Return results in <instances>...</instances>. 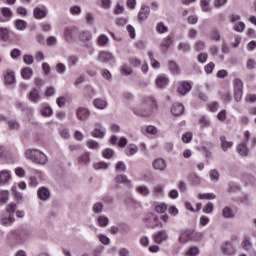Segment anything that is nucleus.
<instances>
[{"mask_svg": "<svg viewBox=\"0 0 256 256\" xmlns=\"http://www.w3.org/2000/svg\"><path fill=\"white\" fill-rule=\"evenodd\" d=\"M159 109V104L153 96H145L142 98L139 106L133 109V113L138 117H151L155 111Z\"/></svg>", "mask_w": 256, "mask_h": 256, "instance_id": "f257e3e1", "label": "nucleus"}, {"mask_svg": "<svg viewBox=\"0 0 256 256\" xmlns=\"http://www.w3.org/2000/svg\"><path fill=\"white\" fill-rule=\"evenodd\" d=\"M26 158L30 159L34 163H38V165H45L47 163V155L41 152L38 149H28L25 152Z\"/></svg>", "mask_w": 256, "mask_h": 256, "instance_id": "f03ea898", "label": "nucleus"}, {"mask_svg": "<svg viewBox=\"0 0 256 256\" xmlns=\"http://www.w3.org/2000/svg\"><path fill=\"white\" fill-rule=\"evenodd\" d=\"M201 233L196 232L195 230L187 229L180 233L179 243L185 244L189 243V241H201Z\"/></svg>", "mask_w": 256, "mask_h": 256, "instance_id": "7ed1b4c3", "label": "nucleus"}, {"mask_svg": "<svg viewBox=\"0 0 256 256\" xmlns=\"http://www.w3.org/2000/svg\"><path fill=\"white\" fill-rule=\"evenodd\" d=\"M2 17H0V23H7V21H11L13 18V11L9 7L1 8Z\"/></svg>", "mask_w": 256, "mask_h": 256, "instance_id": "20e7f679", "label": "nucleus"}, {"mask_svg": "<svg viewBox=\"0 0 256 256\" xmlns=\"http://www.w3.org/2000/svg\"><path fill=\"white\" fill-rule=\"evenodd\" d=\"M191 89H192L191 82L181 81L179 83L177 91H178L179 95H187V93H189V91H191Z\"/></svg>", "mask_w": 256, "mask_h": 256, "instance_id": "39448f33", "label": "nucleus"}, {"mask_svg": "<svg viewBox=\"0 0 256 256\" xmlns=\"http://www.w3.org/2000/svg\"><path fill=\"white\" fill-rule=\"evenodd\" d=\"M156 87H158V89H165V87L167 85H169V78L165 75H159L157 78H156Z\"/></svg>", "mask_w": 256, "mask_h": 256, "instance_id": "423d86ee", "label": "nucleus"}, {"mask_svg": "<svg viewBox=\"0 0 256 256\" xmlns=\"http://www.w3.org/2000/svg\"><path fill=\"white\" fill-rule=\"evenodd\" d=\"M144 221L146 223V227H148L149 229H155V227H159V219L154 215H151L149 218L144 219Z\"/></svg>", "mask_w": 256, "mask_h": 256, "instance_id": "0eeeda50", "label": "nucleus"}, {"mask_svg": "<svg viewBox=\"0 0 256 256\" xmlns=\"http://www.w3.org/2000/svg\"><path fill=\"white\" fill-rule=\"evenodd\" d=\"M152 165L156 171H165L167 169V162L161 158L154 160Z\"/></svg>", "mask_w": 256, "mask_h": 256, "instance_id": "6e6552de", "label": "nucleus"}, {"mask_svg": "<svg viewBox=\"0 0 256 256\" xmlns=\"http://www.w3.org/2000/svg\"><path fill=\"white\" fill-rule=\"evenodd\" d=\"M185 111V106L181 103H174L171 108L172 115H175L176 117H179V115H183Z\"/></svg>", "mask_w": 256, "mask_h": 256, "instance_id": "1a4fd4ad", "label": "nucleus"}, {"mask_svg": "<svg viewBox=\"0 0 256 256\" xmlns=\"http://www.w3.org/2000/svg\"><path fill=\"white\" fill-rule=\"evenodd\" d=\"M33 15H34V19H38V20L45 19V17H47V8L36 7L34 8Z\"/></svg>", "mask_w": 256, "mask_h": 256, "instance_id": "9d476101", "label": "nucleus"}, {"mask_svg": "<svg viewBox=\"0 0 256 256\" xmlns=\"http://www.w3.org/2000/svg\"><path fill=\"white\" fill-rule=\"evenodd\" d=\"M222 253L227 256L235 255V247L233 244H231V242H226L222 246Z\"/></svg>", "mask_w": 256, "mask_h": 256, "instance_id": "9b49d317", "label": "nucleus"}, {"mask_svg": "<svg viewBox=\"0 0 256 256\" xmlns=\"http://www.w3.org/2000/svg\"><path fill=\"white\" fill-rule=\"evenodd\" d=\"M149 13H151L149 6L143 5L138 13V21H145L149 17Z\"/></svg>", "mask_w": 256, "mask_h": 256, "instance_id": "f8f14e48", "label": "nucleus"}, {"mask_svg": "<svg viewBox=\"0 0 256 256\" xmlns=\"http://www.w3.org/2000/svg\"><path fill=\"white\" fill-rule=\"evenodd\" d=\"M75 35H77V28L70 27L64 30V37L66 41H73Z\"/></svg>", "mask_w": 256, "mask_h": 256, "instance_id": "ddd939ff", "label": "nucleus"}, {"mask_svg": "<svg viewBox=\"0 0 256 256\" xmlns=\"http://www.w3.org/2000/svg\"><path fill=\"white\" fill-rule=\"evenodd\" d=\"M163 241H167V232L165 230H161L154 235V243L161 245Z\"/></svg>", "mask_w": 256, "mask_h": 256, "instance_id": "4468645a", "label": "nucleus"}, {"mask_svg": "<svg viewBox=\"0 0 256 256\" xmlns=\"http://www.w3.org/2000/svg\"><path fill=\"white\" fill-rule=\"evenodd\" d=\"M76 116L79 121H85L89 117V110H87V108L80 107L76 110Z\"/></svg>", "mask_w": 256, "mask_h": 256, "instance_id": "2eb2a0df", "label": "nucleus"}, {"mask_svg": "<svg viewBox=\"0 0 256 256\" xmlns=\"http://www.w3.org/2000/svg\"><path fill=\"white\" fill-rule=\"evenodd\" d=\"M0 159H5L6 163L13 165L15 159L9 157V152L5 150V147L0 146Z\"/></svg>", "mask_w": 256, "mask_h": 256, "instance_id": "dca6fc26", "label": "nucleus"}, {"mask_svg": "<svg viewBox=\"0 0 256 256\" xmlns=\"http://www.w3.org/2000/svg\"><path fill=\"white\" fill-rule=\"evenodd\" d=\"M38 197L42 201H47V199H49V197H51V192L46 187L39 188Z\"/></svg>", "mask_w": 256, "mask_h": 256, "instance_id": "f3484780", "label": "nucleus"}, {"mask_svg": "<svg viewBox=\"0 0 256 256\" xmlns=\"http://www.w3.org/2000/svg\"><path fill=\"white\" fill-rule=\"evenodd\" d=\"M4 79L7 85H13V83H15V72L7 70L4 73Z\"/></svg>", "mask_w": 256, "mask_h": 256, "instance_id": "a211bd4d", "label": "nucleus"}, {"mask_svg": "<svg viewBox=\"0 0 256 256\" xmlns=\"http://www.w3.org/2000/svg\"><path fill=\"white\" fill-rule=\"evenodd\" d=\"M220 143L222 151H229L233 147V142L228 141L225 136H220Z\"/></svg>", "mask_w": 256, "mask_h": 256, "instance_id": "6ab92c4d", "label": "nucleus"}, {"mask_svg": "<svg viewBox=\"0 0 256 256\" xmlns=\"http://www.w3.org/2000/svg\"><path fill=\"white\" fill-rule=\"evenodd\" d=\"M138 151L139 147L137 145L129 144L124 150V153L127 155V157H132V155H135Z\"/></svg>", "mask_w": 256, "mask_h": 256, "instance_id": "aec40b11", "label": "nucleus"}, {"mask_svg": "<svg viewBox=\"0 0 256 256\" xmlns=\"http://www.w3.org/2000/svg\"><path fill=\"white\" fill-rule=\"evenodd\" d=\"M244 143H248V145H250V147H255L256 145V138L255 137H251V133L249 131H245L244 132Z\"/></svg>", "mask_w": 256, "mask_h": 256, "instance_id": "412c9836", "label": "nucleus"}, {"mask_svg": "<svg viewBox=\"0 0 256 256\" xmlns=\"http://www.w3.org/2000/svg\"><path fill=\"white\" fill-rule=\"evenodd\" d=\"M172 45H173V37L168 35L166 38L162 40L161 49L162 51H167V49H169V47H171Z\"/></svg>", "mask_w": 256, "mask_h": 256, "instance_id": "4be33fe9", "label": "nucleus"}, {"mask_svg": "<svg viewBox=\"0 0 256 256\" xmlns=\"http://www.w3.org/2000/svg\"><path fill=\"white\" fill-rule=\"evenodd\" d=\"M98 59L101 61V63H107L108 61H111V59H113V55L109 52L102 51L99 53Z\"/></svg>", "mask_w": 256, "mask_h": 256, "instance_id": "5701e85b", "label": "nucleus"}, {"mask_svg": "<svg viewBox=\"0 0 256 256\" xmlns=\"http://www.w3.org/2000/svg\"><path fill=\"white\" fill-rule=\"evenodd\" d=\"M237 152L242 157H247L249 155V149L247 148V144L245 142L239 144L237 146Z\"/></svg>", "mask_w": 256, "mask_h": 256, "instance_id": "b1692460", "label": "nucleus"}, {"mask_svg": "<svg viewBox=\"0 0 256 256\" xmlns=\"http://www.w3.org/2000/svg\"><path fill=\"white\" fill-rule=\"evenodd\" d=\"M115 183H122L123 185H127V187H131V180L126 175H117L115 177Z\"/></svg>", "mask_w": 256, "mask_h": 256, "instance_id": "393cba45", "label": "nucleus"}, {"mask_svg": "<svg viewBox=\"0 0 256 256\" xmlns=\"http://www.w3.org/2000/svg\"><path fill=\"white\" fill-rule=\"evenodd\" d=\"M168 69L173 75H179V73H181V69L179 68V65L175 63V61L168 62Z\"/></svg>", "mask_w": 256, "mask_h": 256, "instance_id": "a878e982", "label": "nucleus"}, {"mask_svg": "<svg viewBox=\"0 0 256 256\" xmlns=\"http://www.w3.org/2000/svg\"><path fill=\"white\" fill-rule=\"evenodd\" d=\"M28 99L32 101V103H37V101L41 99V96L39 95V90L34 88L32 91H30Z\"/></svg>", "mask_w": 256, "mask_h": 256, "instance_id": "bb28decb", "label": "nucleus"}, {"mask_svg": "<svg viewBox=\"0 0 256 256\" xmlns=\"http://www.w3.org/2000/svg\"><path fill=\"white\" fill-rule=\"evenodd\" d=\"M252 248L253 243H251V238L249 236H245L242 241V249H244V251H251Z\"/></svg>", "mask_w": 256, "mask_h": 256, "instance_id": "cd10ccee", "label": "nucleus"}, {"mask_svg": "<svg viewBox=\"0 0 256 256\" xmlns=\"http://www.w3.org/2000/svg\"><path fill=\"white\" fill-rule=\"evenodd\" d=\"M9 179H11V173L9 172V170H2L0 172V183L3 185L7 183Z\"/></svg>", "mask_w": 256, "mask_h": 256, "instance_id": "c85d7f7f", "label": "nucleus"}, {"mask_svg": "<svg viewBox=\"0 0 256 256\" xmlns=\"http://www.w3.org/2000/svg\"><path fill=\"white\" fill-rule=\"evenodd\" d=\"M90 161H91V159L89 157V152H85L84 154H82L78 157L79 165H89Z\"/></svg>", "mask_w": 256, "mask_h": 256, "instance_id": "c756f323", "label": "nucleus"}, {"mask_svg": "<svg viewBox=\"0 0 256 256\" xmlns=\"http://www.w3.org/2000/svg\"><path fill=\"white\" fill-rule=\"evenodd\" d=\"M109 43V37L105 34H101L97 39V45L99 47H106Z\"/></svg>", "mask_w": 256, "mask_h": 256, "instance_id": "7c9ffc66", "label": "nucleus"}, {"mask_svg": "<svg viewBox=\"0 0 256 256\" xmlns=\"http://www.w3.org/2000/svg\"><path fill=\"white\" fill-rule=\"evenodd\" d=\"M21 76L26 79L29 80L31 79V77H33V69L29 68V67H24L21 70Z\"/></svg>", "mask_w": 256, "mask_h": 256, "instance_id": "2f4dec72", "label": "nucleus"}, {"mask_svg": "<svg viewBox=\"0 0 256 256\" xmlns=\"http://www.w3.org/2000/svg\"><path fill=\"white\" fill-rule=\"evenodd\" d=\"M93 105H94V107H96V109H105V107H107V101H105L101 98H96L93 101Z\"/></svg>", "mask_w": 256, "mask_h": 256, "instance_id": "473e14b6", "label": "nucleus"}, {"mask_svg": "<svg viewBox=\"0 0 256 256\" xmlns=\"http://www.w3.org/2000/svg\"><path fill=\"white\" fill-rule=\"evenodd\" d=\"M233 91H243V80L235 78L233 81Z\"/></svg>", "mask_w": 256, "mask_h": 256, "instance_id": "72a5a7b5", "label": "nucleus"}, {"mask_svg": "<svg viewBox=\"0 0 256 256\" xmlns=\"http://www.w3.org/2000/svg\"><path fill=\"white\" fill-rule=\"evenodd\" d=\"M79 39L85 43L87 41H91V39H93V35L89 31H83L80 33Z\"/></svg>", "mask_w": 256, "mask_h": 256, "instance_id": "f704fd0d", "label": "nucleus"}, {"mask_svg": "<svg viewBox=\"0 0 256 256\" xmlns=\"http://www.w3.org/2000/svg\"><path fill=\"white\" fill-rule=\"evenodd\" d=\"M188 181H190L192 185H199L201 183V177L195 173H192L189 175Z\"/></svg>", "mask_w": 256, "mask_h": 256, "instance_id": "c9c22d12", "label": "nucleus"}, {"mask_svg": "<svg viewBox=\"0 0 256 256\" xmlns=\"http://www.w3.org/2000/svg\"><path fill=\"white\" fill-rule=\"evenodd\" d=\"M15 27L18 31H25V29H27V22L25 20L18 19L15 21Z\"/></svg>", "mask_w": 256, "mask_h": 256, "instance_id": "e433bc0d", "label": "nucleus"}, {"mask_svg": "<svg viewBox=\"0 0 256 256\" xmlns=\"http://www.w3.org/2000/svg\"><path fill=\"white\" fill-rule=\"evenodd\" d=\"M199 124L201 127H211V120L207 116H201L199 118Z\"/></svg>", "mask_w": 256, "mask_h": 256, "instance_id": "4c0bfd02", "label": "nucleus"}, {"mask_svg": "<svg viewBox=\"0 0 256 256\" xmlns=\"http://www.w3.org/2000/svg\"><path fill=\"white\" fill-rule=\"evenodd\" d=\"M148 57L150 59V62H151V65H152L153 69H159V67H161L159 62L157 60H155V58L153 57V52L152 51L148 52Z\"/></svg>", "mask_w": 256, "mask_h": 256, "instance_id": "58836bf2", "label": "nucleus"}, {"mask_svg": "<svg viewBox=\"0 0 256 256\" xmlns=\"http://www.w3.org/2000/svg\"><path fill=\"white\" fill-rule=\"evenodd\" d=\"M222 215H223V217H225V219H231V218L235 217V214H233V210L229 207H225L223 209Z\"/></svg>", "mask_w": 256, "mask_h": 256, "instance_id": "ea45409f", "label": "nucleus"}, {"mask_svg": "<svg viewBox=\"0 0 256 256\" xmlns=\"http://www.w3.org/2000/svg\"><path fill=\"white\" fill-rule=\"evenodd\" d=\"M179 51H183V53H188V51H191V45L187 42H180L178 45Z\"/></svg>", "mask_w": 256, "mask_h": 256, "instance_id": "a19ab883", "label": "nucleus"}, {"mask_svg": "<svg viewBox=\"0 0 256 256\" xmlns=\"http://www.w3.org/2000/svg\"><path fill=\"white\" fill-rule=\"evenodd\" d=\"M40 113L42 117H51L53 115V109H51L49 106H46L41 109Z\"/></svg>", "mask_w": 256, "mask_h": 256, "instance_id": "79ce46f5", "label": "nucleus"}, {"mask_svg": "<svg viewBox=\"0 0 256 256\" xmlns=\"http://www.w3.org/2000/svg\"><path fill=\"white\" fill-rule=\"evenodd\" d=\"M156 31H157V33L163 34V33H167V31H169V28L167 26H165V24L163 22H159L156 25Z\"/></svg>", "mask_w": 256, "mask_h": 256, "instance_id": "37998d69", "label": "nucleus"}, {"mask_svg": "<svg viewBox=\"0 0 256 256\" xmlns=\"http://www.w3.org/2000/svg\"><path fill=\"white\" fill-rule=\"evenodd\" d=\"M9 201V191H0V203L5 204Z\"/></svg>", "mask_w": 256, "mask_h": 256, "instance_id": "c03bdc74", "label": "nucleus"}, {"mask_svg": "<svg viewBox=\"0 0 256 256\" xmlns=\"http://www.w3.org/2000/svg\"><path fill=\"white\" fill-rule=\"evenodd\" d=\"M233 97L236 103H240L243 99V90H233Z\"/></svg>", "mask_w": 256, "mask_h": 256, "instance_id": "a18cd8bd", "label": "nucleus"}, {"mask_svg": "<svg viewBox=\"0 0 256 256\" xmlns=\"http://www.w3.org/2000/svg\"><path fill=\"white\" fill-rule=\"evenodd\" d=\"M1 41H7L9 39V30L7 28H0Z\"/></svg>", "mask_w": 256, "mask_h": 256, "instance_id": "49530a36", "label": "nucleus"}, {"mask_svg": "<svg viewBox=\"0 0 256 256\" xmlns=\"http://www.w3.org/2000/svg\"><path fill=\"white\" fill-rule=\"evenodd\" d=\"M114 153L115 152L113 151V149L106 148L102 151V157H104V159H111V157H113Z\"/></svg>", "mask_w": 256, "mask_h": 256, "instance_id": "de8ad7c7", "label": "nucleus"}, {"mask_svg": "<svg viewBox=\"0 0 256 256\" xmlns=\"http://www.w3.org/2000/svg\"><path fill=\"white\" fill-rule=\"evenodd\" d=\"M136 191L143 197H147V195H149V188H147L146 186H139L136 188Z\"/></svg>", "mask_w": 256, "mask_h": 256, "instance_id": "09e8293b", "label": "nucleus"}, {"mask_svg": "<svg viewBox=\"0 0 256 256\" xmlns=\"http://www.w3.org/2000/svg\"><path fill=\"white\" fill-rule=\"evenodd\" d=\"M207 109L211 113H215L217 111V109H219V102H212V103L207 104Z\"/></svg>", "mask_w": 256, "mask_h": 256, "instance_id": "8fccbe9b", "label": "nucleus"}, {"mask_svg": "<svg viewBox=\"0 0 256 256\" xmlns=\"http://www.w3.org/2000/svg\"><path fill=\"white\" fill-rule=\"evenodd\" d=\"M98 225L100 227H107V225H109V219L105 216H100L98 218Z\"/></svg>", "mask_w": 256, "mask_h": 256, "instance_id": "3c124183", "label": "nucleus"}, {"mask_svg": "<svg viewBox=\"0 0 256 256\" xmlns=\"http://www.w3.org/2000/svg\"><path fill=\"white\" fill-rule=\"evenodd\" d=\"M155 211H156V213H165V211H167V204L160 203V204L156 205Z\"/></svg>", "mask_w": 256, "mask_h": 256, "instance_id": "603ef678", "label": "nucleus"}, {"mask_svg": "<svg viewBox=\"0 0 256 256\" xmlns=\"http://www.w3.org/2000/svg\"><path fill=\"white\" fill-rule=\"evenodd\" d=\"M192 139H193V133L191 132H186L185 134L182 135L183 143H191Z\"/></svg>", "mask_w": 256, "mask_h": 256, "instance_id": "864d4df0", "label": "nucleus"}, {"mask_svg": "<svg viewBox=\"0 0 256 256\" xmlns=\"http://www.w3.org/2000/svg\"><path fill=\"white\" fill-rule=\"evenodd\" d=\"M210 39L212 41H221V34H219V31L213 30L210 32Z\"/></svg>", "mask_w": 256, "mask_h": 256, "instance_id": "5fc2aeb1", "label": "nucleus"}, {"mask_svg": "<svg viewBox=\"0 0 256 256\" xmlns=\"http://www.w3.org/2000/svg\"><path fill=\"white\" fill-rule=\"evenodd\" d=\"M92 137L103 139V137H105V132L101 131L100 129H94L92 132Z\"/></svg>", "mask_w": 256, "mask_h": 256, "instance_id": "6e6d98bb", "label": "nucleus"}, {"mask_svg": "<svg viewBox=\"0 0 256 256\" xmlns=\"http://www.w3.org/2000/svg\"><path fill=\"white\" fill-rule=\"evenodd\" d=\"M220 99L223 101V103H231V93L226 92L221 94Z\"/></svg>", "mask_w": 256, "mask_h": 256, "instance_id": "4d7b16f0", "label": "nucleus"}, {"mask_svg": "<svg viewBox=\"0 0 256 256\" xmlns=\"http://www.w3.org/2000/svg\"><path fill=\"white\" fill-rule=\"evenodd\" d=\"M214 69H215V63H213V62H209V63L204 67L205 73H207L208 75H210L211 73H213Z\"/></svg>", "mask_w": 256, "mask_h": 256, "instance_id": "13d9d810", "label": "nucleus"}, {"mask_svg": "<svg viewBox=\"0 0 256 256\" xmlns=\"http://www.w3.org/2000/svg\"><path fill=\"white\" fill-rule=\"evenodd\" d=\"M209 3H211V0H201V9L204 11V13L210 11Z\"/></svg>", "mask_w": 256, "mask_h": 256, "instance_id": "bf43d9fd", "label": "nucleus"}, {"mask_svg": "<svg viewBox=\"0 0 256 256\" xmlns=\"http://www.w3.org/2000/svg\"><path fill=\"white\" fill-rule=\"evenodd\" d=\"M16 210H17V204L15 203L9 204L6 208L7 213H9L11 217H13V213H15Z\"/></svg>", "mask_w": 256, "mask_h": 256, "instance_id": "052dcab7", "label": "nucleus"}, {"mask_svg": "<svg viewBox=\"0 0 256 256\" xmlns=\"http://www.w3.org/2000/svg\"><path fill=\"white\" fill-rule=\"evenodd\" d=\"M217 119H218V121H221L222 123L225 122V120L227 119V110H221L217 114Z\"/></svg>", "mask_w": 256, "mask_h": 256, "instance_id": "680f3d73", "label": "nucleus"}, {"mask_svg": "<svg viewBox=\"0 0 256 256\" xmlns=\"http://www.w3.org/2000/svg\"><path fill=\"white\" fill-rule=\"evenodd\" d=\"M120 71L123 75H131V73H133V69L127 65H123Z\"/></svg>", "mask_w": 256, "mask_h": 256, "instance_id": "e2e57ef3", "label": "nucleus"}, {"mask_svg": "<svg viewBox=\"0 0 256 256\" xmlns=\"http://www.w3.org/2000/svg\"><path fill=\"white\" fill-rule=\"evenodd\" d=\"M211 181H219V171L216 169L210 170Z\"/></svg>", "mask_w": 256, "mask_h": 256, "instance_id": "0e129e2a", "label": "nucleus"}, {"mask_svg": "<svg viewBox=\"0 0 256 256\" xmlns=\"http://www.w3.org/2000/svg\"><path fill=\"white\" fill-rule=\"evenodd\" d=\"M186 255L188 256H196L199 255V248L197 247H191L189 250L186 252Z\"/></svg>", "mask_w": 256, "mask_h": 256, "instance_id": "69168bd1", "label": "nucleus"}, {"mask_svg": "<svg viewBox=\"0 0 256 256\" xmlns=\"http://www.w3.org/2000/svg\"><path fill=\"white\" fill-rule=\"evenodd\" d=\"M215 194L213 193H204V194H199L198 199H215Z\"/></svg>", "mask_w": 256, "mask_h": 256, "instance_id": "338daca9", "label": "nucleus"}, {"mask_svg": "<svg viewBox=\"0 0 256 256\" xmlns=\"http://www.w3.org/2000/svg\"><path fill=\"white\" fill-rule=\"evenodd\" d=\"M109 164L106 162H98L94 164V169H107Z\"/></svg>", "mask_w": 256, "mask_h": 256, "instance_id": "774afa93", "label": "nucleus"}]
</instances>
